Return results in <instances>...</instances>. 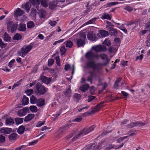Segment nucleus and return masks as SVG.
Wrapping results in <instances>:
<instances>
[{
	"label": "nucleus",
	"instance_id": "f257e3e1",
	"mask_svg": "<svg viewBox=\"0 0 150 150\" xmlns=\"http://www.w3.org/2000/svg\"><path fill=\"white\" fill-rule=\"evenodd\" d=\"M85 57L89 61L86 64V68H92L94 69L96 68V64L94 62V61L98 60L99 58H101L103 60L107 58L106 55L104 54L98 55L91 51L87 52L85 54Z\"/></svg>",
	"mask_w": 150,
	"mask_h": 150
},
{
	"label": "nucleus",
	"instance_id": "f03ea898",
	"mask_svg": "<svg viewBox=\"0 0 150 150\" xmlns=\"http://www.w3.org/2000/svg\"><path fill=\"white\" fill-rule=\"evenodd\" d=\"M47 90L45 87L40 83H38L35 85V93L37 95H43L46 93Z\"/></svg>",
	"mask_w": 150,
	"mask_h": 150
},
{
	"label": "nucleus",
	"instance_id": "7ed1b4c3",
	"mask_svg": "<svg viewBox=\"0 0 150 150\" xmlns=\"http://www.w3.org/2000/svg\"><path fill=\"white\" fill-rule=\"evenodd\" d=\"M18 25L14 23L13 21H9L7 23V27L8 32L13 33L16 30Z\"/></svg>",
	"mask_w": 150,
	"mask_h": 150
},
{
	"label": "nucleus",
	"instance_id": "20e7f679",
	"mask_svg": "<svg viewBox=\"0 0 150 150\" xmlns=\"http://www.w3.org/2000/svg\"><path fill=\"white\" fill-rule=\"evenodd\" d=\"M32 47L31 45L24 46L22 48L20 51L18 52V54L20 56H21L22 57H23L31 50Z\"/></svg>",
	"mask_w": 150,
	"mask_h": 150
},
{
	"label": "nucleus",
	"instance_id": "39448f33",
	"mask_svg": "<svg viewBox=\"0 0 150 150\" xmlns=\"http://www.w3.org/2000/svg\"><path fill=\"white\" fill-rule=\"evenodd\" d=\"M104 103H105L104 101L100 102L97 105L96 107L93 109L90 113L88 112H87L85 113H84L83 114V115L84 116H88L90 115L91 114L94 113L99 111L100 110V109L101 107L103 106H104V105H103V104Z\"/></svg>",
	"mask_w": 150,
	"mask_h": 150
},
{
	"label": "nucleus",
	"instance_id": "423d86ee",
	"mask_svg": "<svg viewBox=\"0 0 150 150\" xmlns=\"http://www.w3.org/2000/svg\"><path fill=\"white\" fill-rule=\"evenodd\" d=\"M71 124H67L64 126L61 127L58 129L57 132V135L59 136H61L66 132L68 129Z\"/></svg>",
	"mask_w": 150,
	"mask_h": 150
},
{
	"label": "nucleus",
	"instance_id": "0eeeda50",
	"mask_svg": "<svg viewBox=\"0 0 150 150\" xmlns=\"http://www.w3.org/2000/svg\"><path fill=\"white\" fill-rule=\"evenodd\" d=\"M92 49L96 52L105 51L106 49L105 46L100 45L93 46L92 47Z\"/></svg>",
	"mask_w": 150,
	"mask_h": 150
},
{
	"label": "nucleus",
	"instance_id": "6e6552de",
	"mask_svg": "<svg viewBox=\"0 0 150 150\" xmlns=\"http://www.w3.org/2000/svg\"><path fill=\"white\" fill-rule=\"evenodd\" d=\"M29 111V108L25 107L19 110L17 113L18 115L19 116H22L25 115Z\"/></svg>",
	"mask_w": 150,
	"mask_h": 150
},
{
	"label": "nucleus",
	"instance_id": "1a4fd4ad",
	"mask_svg": "<svg viewBox=\"0 0 150 150\" xmlns=\"http://www.w3.org/2000/svg\"><path fill=\"white\" fill-rule=\"evenodd\" d=\"M96 127L95 125L91 126L89 128H86L81 130L83 132V134L86 135L90 132L93 131Z\"/></svg>",
	"mask_w": 150,
	"mask_h": 150
},
{
	"label": "nucleus",
	"instance_id": "9d476101",
	"mask_svg": "<svg viewBox=\"0 0 150 150\" xmlns=\"http://www.w3.org/2000/svg\"><path fill=\"white\" fill-rule=\"evenodd\" d=\"M87 37L88 40L92 41L96 40L97 39L95 34L92 31H90L88 33Z\"/></svg>",
	"mask_w": 150,
	"mask_h": 150
},
{
	"label": "nucleus",
	"instance_id": "9b49d317",
	"mask_svg": "<svg viewBox=\"0 0 150 150\" xmlns=\"http://www.w3.org/2000/svg\"><path fill=\"white\" fill-rule=\"evenodd\" d=\"M24 13L23 11L19 8H17L14 12V16L16 17L21 16L23 15Z\"/></svg>",
	"mask_w": 150,
	"mask_h": 150
},
{
	"label": "nucleus",
	"instance_id": "f8f14e48",
	"mask_svg": "<svg viewBox=\"0 0 150 150\" xmlns=\"http://www.w3.org/2000/svg\"><path fill=\"white\" fill-rule=\"evenodd\" d=\"M12 131V129L9 128H3L0 129V132L5 134L10 133Z\"/></svg>",
	"mask_w": 150,
	"mask_h": 150
},
{
	"label": "nucleus",
	"instance_id": "ddd939ff",
	"mask_svg": "<svg viewBox=\"0 0 150 150\" xmlns=\"http://www.w3.org/2000/svg\"><path fill=\"white\" fill-rule=\"evenodd\" d=\"M101 148V146L100 145H96L95 144H92L89 147L90 150H99Z\"/></svg>",
	"mask_w": 150,
	"mask_h": 150
},
{
	"label": "nucleus",
	"instance_id": "4468645a",
	"mask_svg": "<svg viewBox=\"0 0 150 150\" xmlns=\"http://www.w3.org/2000/svg\"><path fill=\"white\" fill-rule=\"evenodd\" d=\"M40 18H45L46 15V13L45 10L42 8H40L38 12Z\"/></svg>",
	"mask_w": 150,
	"mask_h": 150
},
{
	"label": "nucleus",
	"instance_id": "2eb2a0df",
	"mask_svg": "<svg viewBox=\"0 0 150 150\" xmlns=\"http://www.w3.org/2000/svg\"><path fill=\"white\" fill-rule=\"evenodd\" d=\"M18 29L20 31H25L26 30V25L23 23L20 24L18 26Z\"/></svg>",
	"mask_w": 150,
	"mask_h": 150
},
{
	"label": "nucleus",
	"instance_id": "dca6fc26",
	"mask_svg": "<svg viewBox=\"0 0 150 150\" xmlns=\"http://www.w3.org/2000/svg\"><path fill=\"white\" fill-rule=\"evenodd\" d=\"M41 79L42 82L46 84L50 83L51 81V79L50 78H48L44 76H42Z\"/></svg>",
	"mask_w": 150,
	"mask_h": 150
},
{
	"label": "nucleus",
	"instance_id": "f3484780",
	"mask_svg": "<svg viewBox=\"0 0 150 150\" xmlns=\"http://www.w3.org/2000/svg\"><path fill=\"white\" fill-rule=\"evenodd\" d=\"M45 101L42 98L38 99L36 103L37 105L39 107H41L45 105Z\"/></svg>",
	"mask_w": 150,
	"mask_h": 150
},
{
	"label": "nucleus",
	"instance_id": "a211bd4d",
	"mask_svg": "<svg viewBox=\"0 0 150 150\" xmlns=\"http://www.w3.org/2000/svg\"><path fill=\"white\" fill-rule=\"evenodd\" d=\"M35 116V115L33 114H29L27 116H26L24 120V121L25 122H28L31 120Z\"/></svg>",
	"mask_w": 150,
	"mask_h": 150
},
{
	"label": "nucleus",
	"instance_id": "6ab92c4d",
	"mask_svg": "<svg viewBox=\"0 0 150 150\" xmlns=\"http://www.w3.org/2000/svg\"><path fill=\"white\" fill-rule=\"evenodd\" d=\"M85 44V43L84 40H82L81 39H79L77 40L76 44L79 47L83 46Z\"/></svg>",
	"mask_w": 150,
	"mask_h": 150
},
{
	"label": "nucleus",
	"instance_id": "aec40b11",
	"mask_svg": "<svg viewBox=\"0 0 150 150\" xmlns=\"http://www.w3.org/2000/svg\"><path fill=\"white\" fill-rule=\"evenodd\" d=\"M22 102L24 105H27L29 103L28 98L25 96H23L22 100Z\"/></svg>",
	"mask_w": 150,
	"mask_h": 150
},
{
	"label": "nucleus",
	"instance_id": "412c9836",
	"mask_svg": "<svg viewBox=\"0 0 150 150\" xmlns=\"http://www.w3.org/2000/svg\"><path fill=\"white\" fill-rule=\"evenodd\" d=\"M14 122L13 119L9 118L6 119V124L7 125H10L14 123Z\"/></svg>",
	"mask_w": 150,
	"mask_h": 150
},
{
	"label": "nucleus",
	"instance_id": "4be33fe9",
	"mask_svg": "<svg viewBox=\"0 0 150 150\" xmlns=\"http://www.w3.org/2000/svg\"><path fill=\"white\" fill-rule=\"evenodd\" d=\"M89 87V85L88 84H86L85 85H83L80 87L79 89L81 91L83 92H85L88 89Z\"/></svg>",
	"mask_w": 150,
	"mask_h": 150
},
{
	"label": "nucleus",
	"instance_id": "5701e85b",
	"mask_svg": "<svg viewBox=\"0 0 150 150\" xmlns=\"http://www.w3.org/2000/svg\"><path fill=\"white\" fill-rule=\"evenodd\" d=\"M17 138V134L15 133L11 134L8 136V138L10 140H15Z\"/></svg>",
	"mask_w": 150,
	"mask_h": 150
},
{
	"label": "nucleus",
	"instance_id": "b1692460",
	"mask_svg": "<svg viewBox=\"0 0 150 150\" xmlns=\"http://www.w3.org/2000/svg\"><path fill=\"white\" fill-rule=\"evenodd\" d=\"M100 33L103 37H105L109 35L108 32L104 30H101L99 31Z\"/></svg>",
	"mask_w": 150,
	"mask_h": 150
},
{
	"label": "nucleus",
	"instance_id": "393cba45",
	"mask_svg": "<svg viewBox=\"0 0 150 150\" xmlns=\"http://www.w3.org/2000/svg\"><path fill=\"white\" fill-rule=\"evenodd\" d=\"M109 31L111 35H115L117 34V31L116 30L114 29L113 28H110Z\"/></svg>",
	"mask_w": 150,
	"mask_h": 150
},
{
	"label": "nucleus",
	"instance_id": "a878e982",
	"mask_svg": "<svg viewBox=\"0 0 150 150\" xmlns=\"http://www.w3.org/2000/svg\"><path fill=\"white\" fill-rule=\"evenodd\" d=\"M38 99L33 95L32 96L30 97V102L31 104L36 103Z\"/></svg>",
	"mask_w": 150,
	"mask_h": 150
},
{
	"label": "nucleus",
	"instance_id": "bb28decb",
	"mask_svg": "<svg viewBox=\"0 0 150 150\" xmlns=\"http://www.w3.org/2000/svg\"><path fill=\"white\" fill-rule=\"evenodd\" d=\"M57 1L51 2L49 5L50 8L51 9H53L57 5Z\"/></svg>",
	"mask_w": 150,
	"mask_h": 150
},
{
	"label": "nucleus",
	"instance_id": "cd10ccee",
	"mask_svg": "<svg viewBox=\"0 0 150 150\" xmlns=\"http://www.w3.org/2000/svg\"><path fill=\"white\" fill-rule=\"evenodd\" d=\"M25 128L24 126H20L17 130V132L20 134H22L23 133L24 131Z\"/></svg>",
	"mask_w": 150,
	"mask_h": 150
},
{
	"label": "nucleus",
	"instance_id": "c85d7f7f",
	"mask_svg": "<svg viewBox=\"0 0 150 150\" xmlns=\"http://www.w3.org/2000/svg\"><path fill=\"white\" fill-rule=\"evenodd\" d=\"M73 97L76 99V101L79 102V100L81 98V96L79 94L75 93L74 94Z\"/></svg>",
	"mask_w": 150,
	"mask_h": 150
},
{
	"label": "nucleus",
	"instance_id": "c756f323",
	"mask_svg": "<svg viewBox=\"0 0 150 150\" xmlns=\"http://www.w3.org/2000/svg\"><path fill=\"white\" fill-rule=\"evenodd\" d=\"M35 26L34 23L32 21L28 22L27 24V26L28 28H33Z\"/></svg>",
	"mask_w": 150,
	"mask_h": 150
},
{
	"label": "nucleus",
	"instance_id": "7c9ffc66",
	"mask_svg": "<svg viewBox=\"0 0 150 150\" xmlns=\"http://www.w3.org/2000/svg\"><path fill=\"white\" fill-rule=\"evenodd\" d=\"M139 122H134L132 123L130 125H127V127L128 128H132L135 126H138Z\"/></svg>",
	"mask_w": 150,
	"mask_h": 150
},
{
	"label": "nucleus",
	"instance_id": "2f4dec72",
	"mask_svg": "<svg viewBox=\"0 0 150 150\" xmlns=\"http://www.w3.org/2000/svg\"><path fill=\"white\" fill-rule=\"evenodd\" d=\"M25 9L27 12L30 10L31 6L30 3L29 2H27L24 6Z\"/></svg>",
	"mask_w": 150,
	"mask_h": 150
},
{
	"label": "nucleus",
	"instance_id": "473e14b6",
	"mask_svg": "<svg viewBox=\"0 0 150 150\" xmlns=\"http://www.w3.org/2000/svg\"><path fill=\"white\" fill-rule=\"evenodd\" d=\"M122 78L119 77L115 81L114 87L115 88H117L118 86V83L121 81Z\"/></svg>",
	"mask_w": 150,
	"mask_h": 150
},
{
	"label": "nucleus",
	"instance_id": "72a5a7b5",
	"mask_svg": "<svg viewBox=\"0 0 150 150\" xmlns=\"http://www.w3.org/2000/svg\"><path fill=\"white\" fill-rule=\"evenodd\" d=\"M67 50L65 48L64 46H62L60 49V53H61V55H62L65 54Z\"/></svg>",
	"mask_w": 150,
	"mask_h": 150
},
{
	"label": "nucleus",
	"instance_id": "f704fd0d",
	"mask_svg": "<svg viewBox=\"0 0 150 150\" xmlns=\"http://www.w3.org/2000/svg\"><path fill=\"white\" fill-rule=\"evenodd\" d=\"M11 37L9 36L8 34L6 33H4V39L5 41L6 42L10 41L11 40Z\"/></svg>",
	"mask_w": 150,
	"mask_h": 150
},
{
	"label": "nucleus",
	"instance_id": "c9c22d12",
	"mask_svg": "<svg viewBox=\"0 0 150 150\" xmlns=\"http://www.w3.org/2000/svg\"><path fill=\"white\" fill-rule=\"evenodd\" d=\"M30 109L32 112H36L37 111L38 109L37 107L35 106H31L29 107Z\"/></svg>",
	"mask_w": 150,
	"mask_h": 150
},
{
	"label": "nucleus",
	"instance_id": "e433bc0d",
	"mask_svg": "<svg viewBox=\"0 0 150 150\" xmlns=\"http://www.w3.org/2000/svg\"><path fill=\"white\" fill-rule=\"evenodd\" d=\"M120 3L117 2H112L108 3L107 4L106 7H107L111 6L113 5H115L118 4Z\"/></svg>",
	"mask_w": 150,
	"mask_h": 150
},
{
	"label": "nucleus",
	"instance_id": "4c0bfd02",
	"mask_svg": "<svg viewBox=\"0 0 150 150\" xmlns=\"http://www.w3.org/2000/svg\"><path fill=\"white\" fill-rule=\"evenodd\" d=\"M21 35L20 34L17 33L14 36L13 38V40H18L21 39Z\"/></svg>",
	"mask_w": 150,
	"mask_h": 150
},
{
	"label": "nucleus",
	"instance_id": "58836bf2",
	"mask_svg": "<svg viewBox=\"0 0 150 150\" xmlns=\"http://www.w3.org/2000/svg\"><path fill=\"white\" fill-rule=\"evenodd\" d=\"M101 18L104 19H107L108 20H110L111 19V18L109 14H106L105 13H104L103 15L102 16Z\"/></svg>",
	"mask_w": 150,
	"mask_h": 150
},
{
	"label": "nucleus",
	"instance_id": "ea45409f",
	"mask_svg": "<svg viewBox=\"0 0 150 150\" xmlns=\"http://www.w3.org/2000/svg\"><path fill=\"white\" fill-rule=\"evenodd\" d=\"M71 91L70 88H69L65 92L64 94L66 96H70L71 95Z\"/></svg>",
	"mask_w": 150,
	"mask_h": 150
},
{
	"label": "nucleus",
	"instance_id": "a19ab883",
	"mask_svg": "<svg viewBox=\"0 0 150 150\" xmlns=\"http://www.w3.org/2000/svg\"><path fill=\"white\" fill-rule=\"evenodd\" d=\"M103 44L108 46H109L111 44V43L109 39H106L103 42Z\"/></svg>",
	"mask_w": 150,
	"mask_h": 150
},
{
	"label": "nucleus",
	"instance_id": "79ce46f5",
	"mask_svg": "<svg viewBox=\"0 0 150 150\" xmlns=\"http://www.w3.org/2000/svg\"><path fill=\"white\" fill-rule=\"evenodd\" d=\"M73 45V43L70 40H67L66 44V47H69V48L71 47Z\"/></svg>",
	"mask_w": 150,
	"mask_h": 150
},
{
	"label": "nucleus",
	"instance_id": "37998d69",
	"mask_svg": "<svg viewBox=\"0 0 150 150\" xmlns=\"http://www.w3.org/2000/svg\"><path fill=\"white\" fill-rule=\"evenodd\" d=\"M96 18H93L88 21L85 23L86 25H88L90 24H93L94 23V21L96 20Z\"/></svg>",
	"mask_w": 150,
	"mask_h": 150
},
{
	"label": "nucleus",
	"instance_id": "c03bdc74",
	"mask_svg": "<svg viewBox=\"0 0 150 150\" xmlns=\"http://www.w3.org/2000/svg\"><path fill=\"white\" fill-rule=\"evenodd\" d=\"M33 90L32 89H27L26 91V94L28 96H30L33 93Z\"/></svg>",
	"mask_w": 150,
	"mask_h": 150
},
{
	"label": "nucleus",
	"instance_id": "a18cd8bd",
	"mask_svg": "<svg viewBox=\"0 0 150 150\" xmlns=\"http://www.w3.org/2000/svg\"><path fill=\"white\" fill-rule=\"evenodd\" d=\"M16 123L17 124H19L23 122V119L17 118L15 119Z\"/></svg>",
	"mask_w": 150,
	"mask_h": 150
},
{
	"label": "nucleus",
	"instance_id": "49530a36",
	"mask_svg": "<svg viewBox=\"0 0 150 150\" xmlns=\"http://www.w3.org/2000/svg\"><path fill=\"white\" fill-rule=\"evenodd\" d=\"M41 5L44 7H47L48 6L46 0H40Z\"/></svg>",
	"mask_w": 150,
	"mask_h": 150
},
{
	"label": "nucleus",
	"instance_id": "de8ad7c7",
	"mask_svg": "<svg viewBox=\"0 0 150 150\" xmlns=\"http://www.w3.org/2000/svg\"><path fill=\"white\" fill-rule=\"evenodd\" d=\"M83 134V132H81V130L80 131V132L77 134L75 135L73 138L72 140H74L75 139L78 138L79 137L82 135Z\"/></svg>",
	"mask_w": 150,
	"mask_h": 150
},
{
	"label": "nucleus",
	"instance_id": "09e8293b",
	"mask_svg": "<svg viewBox=\"0 0 150 150\" xmlns=\"http://www.w3.org/2000/svg\"><path fill=\"white\" fill-rule=\"evenodd\" d=\"M6 44H4L2 41L1 39L0 38V45L1 48H3L6 47Z\"/></svg>",
	"mask_w": 150,
	"mask_h": 150
},
{
	"label": "nucleus",
	"instance_id": "8fccbe9b",
	"mask_svg": "<svg viewBox=\"0 0 150 150\" xmlns=\"http://www.w3.org/2000/svg\"><path fill=\"white\" fill-rule=\"evenodd\" d=\"M129 137V136H125V137H120L119 138H118V139H117V142L118 143H120L122 141L123 139L127 138V137Z\"/></svg>",
	"mask_w": 150,
	"mask_h": 150
},
{
	"label": "nucleus",
	"instance_id": "3c124183",
	"mask_svg": "<svg viewBox=\"0 0 150 150\" xmlns=\"http://www.w3.org/2000/svg\"><path fill=\"white\" fill-rule=\"evenodd\" d=\"M21 81V79L19 81H18L17 83H15L13 86L12 88V89L13 90L15 87L18 86L21 84L20 82Z\"/></svg>",
	"mask_w": 150,
	"mask_h": 150
},
{
	"label": "nucleus",
	"instance_id": "603ef678",
	"mask_svg": "<svg viewBox=\"0 0 150 150\" xmlns=\"http://www.w3.org/2000/svg\"><path fill=\"white\" fill-rule=\"evenodd\" d=\"M54 60L53 59H49L48 61V66H51L54 63Z\"/></svg>",
	"mask_w": 150,
	"mask_h": 150
},
{
	"label": "nucleus",
	"instance_id": "864d4df0",
	"mask_svg": "<svg viewBox=\"0 0 150 150\" xmlns=\"http://www.w3.org/2000/svg\"><path fill=\"white\" fill-rule=\"evenodd\" d=\"M15 60L14 59L11 60L8 63V66L10 67H11L14 65Z\"/></svg>",
	"mask_w": 150,
	"mask_h": 150
},
{
	"label": "nucleus",
	"instance_id": "5fc2aeb1",
	"mask_svg": "<svg viewBox=\"0 0 150 150\" xmlns=\"http://www.w3.org/2000/svg\"><path fill=\"white\" fill-rule=\"evenodd\" d=\"M49 24L52 26H55L57 24V22L55 21H52L51 20H50L49 21Z\"/></svg>",
	"mask_w": 150,
	"mask_h": 150
},
{
	"label": "nucleus",
	"instance_id": "6e6d98bb",
	"mask_svg": "<svg viewBox=\"0 0 150 150\" xmlns=\"http://www.w3.org/2000/svg\"><path fill=\"white\" fill-rule=\"evenodd\" d=\"M82 120V118L81 117H77L75 119L73 120V122H81Z\"/></svg>",
	"mask_w": 150,
	"mask_h": 150
},
{
	"label": "nucleus",
	"instance_id": "4d7b16f0",
	"mask_svg": "<svg viewBox=\"0 0 150 150\" xmlns=\"http://www.w3.org/2000/svg\"><path fill=\"white\" fill-rule=\"evenodd\" d=\"M95 98V97L93 96H88L87 101L88 102H89L93 100Z\"/></svg>",
	"mask_w": 150,
	"mask_h": 150
},
{
	"label": "nucleus",
	"instance_id": "13d9d810",
	"mask_svg": "<svg viewBox=\"0 0 150 150\" xmlns=\"http://www.w3.org/2000/svg\"><path fill=\"white\" fill-rule=\"evenodd\" d=\"M109 51L110 52L112 53L115 52L116 50L114 47L111 46L109 48Z\"/></svg>",
	"mask_w": 150,
	"mask_h": 150
},
{
	"label": "nucleus",
	"instance_id": "bf43d9fd",
	"mask_svg": "<svg viewBox=\"0 0 150 150\" xmlns=\"http://www.w3.org/2000/svg\"><path fill=\"white\" fill-rule=\"evenodd\" d=\"M5 137L3 135H0V143L4 142L5 140Z\"/></svg>",
	"mask_w": 150,
	"mask_h": 150
},
{
	"label": "nucleus",
	"instance_id": "052dcab7",
	"mask_svg": "<svg viewBox=\"0 0 150 150\" xmlns=\"http://www.w3.org/2000/svg\"><path fill=\"white\" fill-rule=\"evenodd\" d=\"M125 10H127L129 12L133 10V8L129 6H127L125 8Z\"/></svg>",
	"mask_w": 150,
	"mask_h": 150
},
{
	"label": "nucleus",
	"instance_id": "680f3d73",
	"mask_svg": "<svg viewBox=\"0 0 150 150\" xmlns=\"http://www.w3.org/2000/svg\"><path fill=\"white\" fill-rule=\"evenodd\" d=\"M55 59L56 61L57 64V65L59 66H60V59L59 57H56Z\"/></svg>",
	"mask_w": 150,
	"mask_h": 150
},
{
	"label": "nucleus",
	"instance_id": "e2e57ef3",
	"mask_svg": "<svg viewBox=\"0 0 150 150\" xmlns=\"http://www.w3.org/2000/svg\"><path fill=\"white\" fill-rule=\"evenodd\" d=\"M45 123V121H43V122H41L40 121L39 122L37 125H36V126L37 127H39L42 125H44V123Z\"/></svg>",
	"mask_w": 150,
	"mask_h": 150
},
{
	"label": "nucleus",
	"instance_id": "0e129e2a",
	"mask_svg": "<svg viewBox=\"0 0 150 150\" xmlns=\"http://www.w3.org/2000/svg\"><path fill=\"white\" fill-rule=\"evenodd\" d=\"M71 68L70 65L69 64H67L65 65L64 69L66 71H67L68 69Z\"/></svg>",
	"mask_w": 150,
	"mask_h": 150
},
{
	"label": "nucleus",
	"instance_id": "69168bd1",
	"mask_svg": "<svg viewBox=\"0 0 150 150\" xmlns=\"http://www.w3.org/2000/svg\"><path fill=\"white\" fill-rule=\"evenodd\" d=\"M143 57V55L142 54L140 55L139 56H137L136 58V60L139 59L141 60L142 59Z\"/></svg>",
	"mask_w": 150,
	"mask_h": 150
},
{
	"label": "nucleus",
	"instance_id": "338daca9",
	"mask_svg": "<svg viewBox=\"0 0 150 150\" xmlns=\"http://www.w3.org/2000/svg\"><path fill=\"white\" fill-rule=\"evenodd\" d=\"M38 140L34 141L33 142H31L29 143L30 145H33L36 144L38 142Z\"/></svg>",
	"mask_w": 150,
	"mask_h": 150
},
{
	"label": "nucleus",
	"instance_id": "774afa93",
	"mask_svg": "<svg viewBox=\"0 0 150 150\" xmlns=\"http://www.w3.org/2000/svg\"><path fill=\"white\" fill-rule=\"evenodd\" d=\"M114 147V146L112 144H110L107 147L106 149L107 150H110Z\"/></svg>",
	"mask_w": 150,
	"mask_h": 150
}]
</instances>
